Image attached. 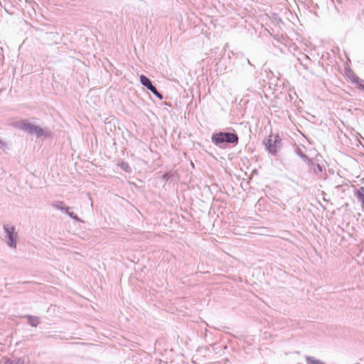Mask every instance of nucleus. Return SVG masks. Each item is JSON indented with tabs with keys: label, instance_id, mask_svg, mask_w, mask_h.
Returning a JSON list of instances; mask_svg holds the SVG:
<instances>
[{
	"label": "nucleus",
	"instance_id": "1",
	"mask_svg": "<svg viewBox=\"0 0 364 364\" xmlns=\"http://www.w3.org/2000/svg\"><path fill=\"white\" fill-rule=\"evenodd\" d=\"M212 141L216 144L223 142L237 144L238 142V136L233 133L219 132L212 136Z\"/></svg>",
	"mask_w": 364,
	"mask_h": 364
},
{
	"label": "nucleus",
	"instance_id": "2",
	"mask_svg": "<svg viewBox=\"0 0 364 364\" xmlns=\"http://www.w3.org/2000/svg\"><path fill=\"white\" fill-rule=\"evenodd\" d=\"M15 126L19 129L27 131L28 133H34L38 137L44 135V131L42 128L33 124H31L28 122L26 120H21L18 122H16L15 124Z\"/></svg>",
	"mask_w": 364,
	"mask_h": 364
},
{
	"label": "nucleus",
	"instance_id": "3",
	"mask_svg": "<svg viewBox=\"0 0 364 364\" xmlns=\"http://www.w3.org/2000/svg\"><path fill=\"white\" fill-rule=\"evenodd\" d=\"M141 83L146 87L154 95L157 96L159 99H162V95L157 91L156 88L151 84L150 80L145 75L140 76Z\"/></svg>",
	"mask_w": 364,
	"mask_h": 364
},
{
	"label": "nucleus",
	"instance_id": "4",
	"mask_svg": "<svg viewBox=\"0 0 364 364\" xmlns=\"http://www.w3.org/2000/svg\"><path fill=\"white\" fill-rule=\"evenodd\" d=\"M4 230L7 232L9 240L7 241V244L10 247H16V233L15 232L14 227H7L4 226Z\"/></svg>",
	"mask_w": 364,
	"mask_h": 364
},
{
	"label": "nucleus",
	"instance_id": "5",
	"mask_svg": "<svg viewBox=\"0 0 364 364\" xmlns=\"http://www.w3.org/2000/svg\"><path fill=\"white\" fill-rule=\"evenodd\" d=\"M264 144L271 154L275 155L277 153V150L279 147L278 144H275L272 141V135L269 136V139L264 142Z\"/></svg>",
	"mask_w": 364,
	"mask_h": 364
},
{
	"label": "nucleus",
	"instance_id": "6",
	"mask_svg": "<svg viewBox=\"0 0 364 364\" xmlns=\"http://www.w3.org/2000/svg\"><path fill=\"white\" fill-rule=\"evenodd\" d=\"M355 195L358 197V198L362 202L363 206L364 208V187L360 188L357 191Z\"/></svg>",
	"mask_w": 364,
	"mask_h": 364
},
{
	"label": "nucleus",
	"instance_id": "7",
	"mask_svg": "<svg viewBox=\"0 0 364 364\" xmlns=\"http://www.w3.org/2000/svg\"><path fill=\"white\" fill-rule=\"evenodd\" d=\"M27 318H28V323L32 326H37L39 323V319L37 317H34V316H27Z\"/></svg>",
	"mask_w": 364,
	"mask_h": 364
},
{
	"label": "nucleus",
	"instance_id": "8",
	"mask_svg": "<svg viewBox=\"0 0 364 364\" xmlns=\"http://www.w3.org/2000/svg\"><path fill=\"white\" fill-rule=\"evenodd\" d=\"M353 82L357 85L358 88L364 90V80L356 77Z\"/></svg>",
	"mask_w": 364,
	"mask_h": 364
},
{
	"label": "nucleus",
	"instance_id": "9",
	"mask_svg": "<svg viewBox=\"0 0 364 364\" xmlns=\"http://www.w3.org/2000/svg\"><path fill=\"white\" fill-rule=\"evenodd\" d=\"M307 364H324L319 360L314 359L311 357H306Z\"/></svg>",
	"mask_w": 364,
	"mask_h": 364
},
{
	"label": "nucleus",
	"instance_id": "10",
	"mask_svg": "<svg viewBox=\"0 0 364 364\" xmlns=\"http://www.w3.org/2000/svg\"><path fill=\"white\" fill-rule=\"evenodd\" d=\"M121 168L126 171V172H130L131 171V168L129 166V164L127 163V162H124V161H122L120 164H119Z\"/></svg>",
	"mask_w": 364,
	"mask_h": 364
},
{
	"label": "nucleus",
	"instance_id": "11",
	"mask_svg": "<svg viewBox=\"0 0 364 364\" xmlns=\"http://www.w3.org/2000/svg\"><path fill=\"white\" fill-rule=\"evenodd\" d=\"M272 141L275 144H278L279 147H280L281 139L278 134L274 136L272 135Z\"/></svg>",
	"mask_w": 364,
	"mask_h": 364
},
{
	"label": "nucleus",
	"instance_id": "12",
	"mask_svg": "<svg viewBox=\"0 0 364 364\" xmlns=\"http://www.w3.org/2000/svg\"><path fill=\"white\" fill-rule=\"evenodd\" d=\"M55 207H56L57 208H61V209H63V208H61V207H60V205H55Z\"/></svg>",
	"mask_w": 364,
	"mask_h": 364
},
{
	"label": "nucleus",
	"instance_id": "13",
	"mask_svg": "<svg viewBox=\"0 0 364 364\" xmlns=\"http://www.w3.org/2000/svg\"><path fill=\"white\" fill-rule=\"evenodd\" d=\"M69 209H70V208H68V207H67V208H65V210H66V212H67V213H68V210H69Z\"/></svg>",
	"mask_w": 364,
	"mask_h": 364
},
{
	"label": "nucleus",
	"instance_id": "14",
	"mask_svg": "<svg viewBox=\"0 0 364 364\" xmlns=\"http://www.w3.org/2000/svg\"><path fill=\"white\" fill-rule=\"evenodd\" d=\"M1 143H2V142H1V141L0 140V144H1Z\"/></svg>",
	"mask_w": 364,
	"mask_h": 364
}]
</instances>
